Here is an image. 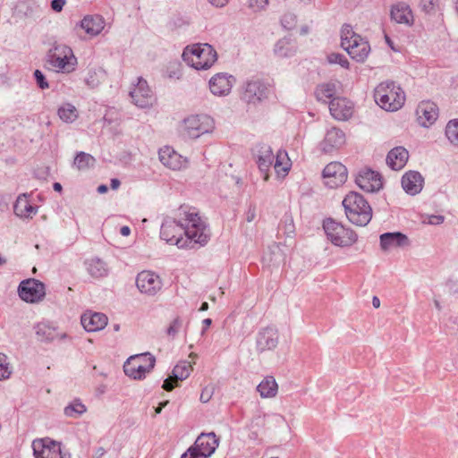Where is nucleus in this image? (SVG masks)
I'll use <instances>...</instances> for the list:
<instances>
[{
	"mask_svg": "<svg viewBox=\"0 0 458 458\" xmlns=\"http://www.w3.org/2000/svg\"><path fill=\"white\" fill-rule=\"evenodd\" d=\"M192 370V366L190 361L182 360L180 361L173 369V377L176 380L186 379Z\"/></svg>",
	"mask_w": 458,
	"mask_h": 458,
	"instance_id": "38",
	"label": "nucleus"
},
{
	"mask_svg": "<svg viewBox=\"0 0 458 458\" xmlns=\"http://www.w3.org/2000/svg\"><path fill=\"white\" fill-rule=\"evenodd\" d=\"M424 185L423 176L417 171H408L402 177V187L410 195L420 193Z\"/></svg>",
	"mask_w": 458,
	"mask_h": 458,
	"instance_id": "23",
	"label": "nucleus"
},
{
	"mask_svg": "<svg viewBox=\"0 0 458 458\" xmlns=\"http://www.w3.org/2000/svg\"><path fill=\"white\" fill-rule=\"evenodd\" d=\"M345 142V134L338 128L333 127L327 131L324 140L321 142V149L325 153H330L341 148Z\"/></svg>",
	"mask_w": 458,
	"mask_h": 458,
	"instance_id": "24",
	"label": "nucleus"
},
{
	"mask_svg": "<svg viewBox=\"0 0 458 458\" xmlns=\"http://www.w3.org/2000/svg\"><path fill=\"white\" fill-rule=\"evenodd\" d=\"M177 380L173 377V378L169 377V378H166L164 383H163V388L166 391H171L173 390L175 386H176V382Z\"/></svg>",
	"mask_w": 458,
	"mask_h": 458,
	"instance_id": "50",
	"label": "nucleus"
},
{
	"mask_svg": "<svg viewBox=\"0 0 458 458\" xmlns=\"http://www.w3.org/2000/svg\"><path fill=\"white\" fill-rule=\"evenodd\" d=\"M66 1L65 0H53L51 2V8L55 11V12H61L65 4Z\"/></svg>",
	"mask_w": 458,
	"mask_h": 458,
	"instance_id": "52",
	"label": "nucleus"
},
{
	"mask_svg": "<svg viewBox=\"0 0 458 458\" xmlns=\"http://www.w3.org/2000/svg\"><path fill=\"white\" fill-rule=\"evenodd\" d=\"M81 28L90 37L98 35L105 27V21L100 15H87L80 24Z\"/></svg>",
	"mask_w": 458,
	"mask_h": 458,
	"instance_id": "29",
	"label": "nucleus"
},
{
	"mask_svg": "<svg viewBox=\"0 0 458 458\" xmlns=\"http://www.w3.org/2000/svg\"><path fill=\"white\" fill-rule=\"evenodd\" d=\"M13 210L16 216L22 218L32 217L37 213V208L32 206L25 194L17 198Z\"/></svg>",
	"mask_w": 458,
	"mask_h": 458,
	"instance_id": "31",
	"label": "nucleus"
},
{
	"mask_svg": "<svg viewBox=\"0 0 458 458\" xmlns=\"http://www.w3.org/2000/svg\"><path fill=\"white\" fill-rule=\"evenodd\" d=\"M274 51L279 57H290L295 55L297 47L295 42L284 38L276 42Z\"/></svg>",
	"mask_w": 458,
	"mask_h": 458,
	"instance_id": "34",
	"label": "nucleus"
},
{
	"mask_svg": "<svg viewBox=\"0 0 458 458\" xmlns=\"http://www.w3.org/2000/svg\"><path fill=\"white\" fill-rule=\"evenodd\" d=\"M323 228L327 239L335 246L350 247L358 240V235L353 230L344 227L332 218L324 221Z\"/></svg>",
	"mask_w": 458,
	"mask_h": 458,
	"instance_id": "8",
	"label": "nucleus"
},
{
	"mask_svg": "<svg viewBox=\"0 0 458 458\" xmlns=\"http://www.w3.org/2000/svg\"><path fill=\"white\" fill-rule=\"evenodd\" d=\"M13 373V368L8 360V357L0 352V380L7 379Z\"/></svg>",
	"mask_w": 458,
	"mask_h": 458,
	"instance_id": "42",
	"label": "nucleus"
},
{
	"mask_svg": "<svg viewBox=\"0 0 458 458\" xmlns=\"http://www.w3.org/2000/svg\"><path fill=\"white\" fill-rule=\"evenodd\" d=\"M108 191V188L105 184H101L98 187V192L100 194L106 193Z\"/></svg>",
	"mask_w": 458,
	"mask_h": 458,
	"instance_id": "57",
	"label": "nucleus"
},
{
	"mask_svg": "<svg viewBox=\"0 0 458 458\" xmlns=\"http://www.w3.org/2000/svg\"><path fill=\"white\" fill-rule=\"evenodd\" d=\"M120 184H121V182L118 179L114 178L111 180L110 186L113 190H117L119 188Z\"/></svg>",
	"mask_w": 458,
	"mask_h": 458,
	"instance_id": "56",
	"label": "nucleus"
},
{
	"mask_svg": "<svg viewBox=\"0 0 458 458\" xmlns=\"http://www.w3.org/2000/svg\"><path fill=\"white\" fill-rule=\"evenodd\" d=\"M87 270L95 278L106 276L108 272L106 264L98 258H93L86 262Z\"/></svg>",
	"mask_w": 458,
	"mask_h": 458,
	"instance_id": "35",
	"label": "nucleus"
},
{
	"mask_svg": "<svg viewBox=\"0 0 458 458\" xmlns=\"http://www.w3.org/2000/svg\"><path fill=\"white\" fill-rule=\"evenodd\" d=\"M391 18L395 22L411 26L413 23V15L410 6L404 3H397L391 9Z\"/></svg>",
	"mask_w": 458,
	"mask_h": 458,
	"instance_id": "28",
	"label": "nucleus"
},
{
	"mask_svg": "<svg viewBox=\"0 0 458 458\" xmlns=\"http://www.w3.org/2000/svg\"><path fill=\"white\" fill-rule=\"evenodd\" d=\"M136 285L141 293L154 296L162 289L160 276L151 271H141L136 277Z\"/></svg>",
	"mask_w": 458,
	"mask_h": 458,
	"instance_id": "16",
	"label": "nucleus"
},
{
	"mask_svg": "<svg viewBox=\"0 0 458 458\" xmlns=\"http://www.w3.org/2000/svg\"><path fill=\"white\" fill-rule=\"evenodd\" d=\"M355 182L367 192L378 191L383 186L381 175L369 168H363L358 173Z\"/></svg>",
	"mask_w": 458,
	"mask_h": 458,
	"instance_id": "17",
	"label": "nucleus"
},
{
	"mask_svg": "<svg viewBox=\"0 0 458 458\" xmlns=\"http://www.w3.org/2000/svg\"><path fill=\"white\" fill-rule=\"evenodd\" d=\"M372 304L375 308H378L380 306V300L377 296H374L372 299Z\"/></svg>",
	"mask_w": 458,
	"mask_h": 458,
	"instance_id": "59",
	"label": "nucleus"
},
{
	"mask_svg": "<svg viewBox=\"0 0 458 458\" xmlns=\"http://www.w3.org/2000/svg\"><path fill=\"white\" fill-rule=\"evenodd\" d=\"M256 217V209L254 207H250L247 213H246V220L248 222H251L255 219Z\"/></svg>",
	"mask_w": 458,
	"mask_h": 458,
	"instance_id": "53",
	"label": "nucleus"
},
{
	"mask_svg": "<svg viewBox=\"0 0 458 458\" xmlns=\"http://www.w3.org/2000/svg\"><path fill=\"white\" fill-rule=\"evenodd\" d=\"M327 60L330 64H338L344 68H349V61L344 55L332 53L327 55Z\"/></svg>",
	"mask_w": 458,
	"mask_h": 458,
	"instance_id": "43",
	"label": "nucleus"
},
{
	"mask_svg": "<svg viewBox=\"0 0 458 458\" xmlns=\"http://www.w3.org/2000/svg\"><path fill=\"white\" fill-rule=\"evenodd\" d=\"M130 97L131 102L140 108L150 107L155 101L153 92L148 87L147 81L141 77L138 78L137 83L131 88Z\"/></svg>",
	"mask_w": 458,
	"mask_h": 458,
	"instance_id": "14",
	"label": "nucleus"
},
{
	"mask_svg": "<svg viewBox=\"0 0 458 458\" xmlns=\"http://www.w3.org/2000/svg\"><path fill=\"white\" fill-rule=\"evenodd\" d=\"M268 4V0H249V7L254 12L263 10Z\"/></svg>",
	"mask_w": 458,
	"mask_h": 458,
	"instance_id": "48",
	"label": "nucleus"
},
{
	"mask_svg": "<svg viewBox=\"0 0 458 458\" xmlns=\"http://www.w3.org/2000/svg\"><path fill=\"white\" fill-rule=\"evenodd\" d=\"M160 162L167 168L179 171L187 167L188 160L171 147L165 146L159 149Z\"/></svg>",
	"mask_w": 458,
	"mask_h": 458,
	"instance_id": "18",
	"label": "nucleus"
},
{
	"mask_svg": "<svg viewBox=\"0 0 458 458\" xmlns=\"http://www.w3.org/2000/svg\"><path fill=\"white\" fill-rule=\"evenodd\" d=\"M274 161V168L276 173L278 176L284 177L288 174L292 165L287 152L284 150L277 151Z\"/></svg>",
	"mask_w": 458,
	"mask_h": 458,
	"instance_id": "33",
	"label": "nucleus"
},
{
	"mask_svg": "<svg viewBox=\"0 0 458 458\" xmlns=\"http://www.w3.org/2000/svg\"><path fill=\"white\" fill-rule=\"evenodd\" d=\"M53 188L55 191H62V185L59 182H55L53 185Z\"/></svg>",
	"mask_w": 458,
	"mask_h": 458,
	"instance_id": "63",
	"label": "nucleus"
},
{
	"mask_svg": "<svg viewBox=\"0 0 458 458\" xmlns=\"http://www.w3.org/2000/svg\"><path fill=\"white\" fill-rule=\"evenodd\" d=\"M409 153L403 147H395L386 156V164L393 170H401L407 163Z\"/></svg>",
	"mask_w": 458,
	"mask_h": 458,
	"instance_id": "27",
	"label": "nucleus"
},
{
	"mask_svg": "<svg viewBox=\"0 0 458 458\" xmlns=\"http://www.w3.org/2000/svg\"><path fill=\"white\" fill-rule=\"evenodd\" d=\"M106 454V450L103 447H98L96 451V456L98 458L102 457Z\"/></svg>",
	"mask_w": 458,
	"mask_h": 458,
	"instance_id": "58",
	"label": "nucleus"
},
{
	"mask_svg": "<svg viewBox=\"0 0 458 458\" xmlns=\"http://www.w3.org/2000/svg\"><path fill=\"white\" fill-rule=\"evenodd\" d=\"M182 60L195 70H208L217 59V55L209 44L187 46L182 55Z\"/></svg>",
	"mask_w": 458,
	"mask_h": 458,
	"instance_id": "4",
	"label": "nucleus"
},
{
	"mask_svg": "<svg viewBox=\"0 0 458 458\" xmlns=\"http://www.w3.org/2000/svg\"><path fill=\"white\" fill-rule=\"evenodd\" d=\"M203 324L205 326V328H208L211 325V319L210 318H205L203 320Z\"/></svg>",
	"mask_w": 458,
	"mask_h": 458,
	"instance_id": "64",
	"label": "nucleus"
},
{
	"mask_svg": "<svg viewBox=\"0 0 458 458\" xmlns=\"http://www.w3.org/2000/svg\"><path fill=\"white\" fill-rule=\"evenodd\" d=\"M437 0H421V6H422V9L427 12V13H430L434 10L436 4H437Z\"/></svg>",
	"mask_w": 458,
	"mask_h": 458,
	"instance_id": "49",
	"label": "nucleus"
},
{
	"mask_svg": "<svg viewBox=\"0 0 458 458\" xmlns=\"http://www.w3.org/2000/svg\"><path fill=\"white\" fill-rule=\"evenodd\" d=\"M325 184L335 189L343 185L348 176L346 167L339 162H331L326 165L322 173Z\"/></svg>",
	"mask_w": 458,
	"mask_h": 458,
	"instance_id": "15",
	"label": "nucleus"
},
{
	"mask_svg": "<svg viewBox=\"0 0 458 458\" xmlns=\"http://www.w3.org/2000/svg\"><path fill=\"white\" fill-rule=\"evenodd\" d=\"M345 216L353 225L358 226L367 225L372 218V208L362 195L351 191L343 202Z\"/></svg>",
	"mask_w": 458,
	"mask_h": 458,
	"instance_id": "2",
	"label": "nucleus"
},
{
	"mask_svg": "<svg viewBox=\"0 0 458 458\" xmlns=\"http://www.w3.org/2000/svg\"><path fill=\"white\" fill-rule=\"evenodd\" d=\"M209 89L216 96H226L229 93V75L225 72L215 74L209 80Z\"/></svg>",
	"mask_w": 458,
	"mask_h": 458,
	"instance_id": "30",
	"label": "nucleus"
},
{
	"mask_svg": "<svg viewBox=\"0 0 458 458\" xmlns=\"http://www.w3.org/2000/svg\"><path fill=\"white\" fill-rule=\"evenodd\" d=\"M218 446V438L215 433L200 434L193 446L190 447L181 458H208Z\"/></svg>",
	"mask_w": 458,
	"mask_h": 458,
	"instance_id": "11",
	"label": "nucleus"
},
{
	"mask_svg": "<svg viewBox=\"0 0 458 458\" xmlns=\"http://www.w3.org/2000/svg\"><path fill=\"white\" fill-rule=\"evenodd\" d=\"M209 236V228L197 208L186 205L176 210L174 218H166L160 229L161 239L179 249L204 246Z\"/></svg>",
	"mask_w": 458,
	"mask_h": 458,
	"instance_id": "1",
	"label": "nucleus"
},
{
	"mask_svg": "<svg viewBox=\"0 0 458 458\" xmlns=\"http://www.w3.org/2000/svg\"><path fill=\"white\" fill-rule=\"evenodd\" d=\"M278 344V331L274 327H267L259 330L256 344L259 352L273 350Z\"/></svg>",
	"mask_w": 458,
	"mask_h": 458,
	"instance_id": "21",
	"label": "nucleus"
},
{
	"mask_svg": "<svg viewBox=\"0 0 458 458\" xmlns=\"http://www.w3.org/2000/svg\"><path fill=\"white\" fill-rule=\"evenodd\" d=\"M32 449L35 458H71L70 454L62 452L61 443L49 437L35 439Z\"/></svg>",
	"mask_w": 458,
	"mask_h": 458,
	"instance_id": "12",
	"label": "nucleus"
},
{
	"mask_svg": "<svg viewBox=\"0 0 458 458\" xmlns=\"http://www.w3.org/2000/svg\"><path fill=\"white\" fill-rule=\"evenodd\" d=\"M120 233L123 235V236H129L130 233H131V229L129 226L127 225H123L121 227L120 229Z\"/></svg>",
	"mask_w": 458,
	"mask_h": 458,
	"instance_id": "55",
	"label": "nucleus"
},
{
	"mask_svg": "<svg viewBox=\"0 0 458 458\" xmlns=\"http://www.w3.org/2000/svg\"><path fill=\"white\" fill-rule=\"evenodd\" d=\"M228 0H208V2L216 7H223L226 4Z\"/></svg>",
	"mask_w": 458,
	"mask_h": 458,
	"instance_id": "54",
	"label": "nucleus"
},
{
	"mask_svg": "<svg viewBox=\"0 0 458 458\" xmlns=\"http://www.w3.org/2000/svg\"><path fill=\"white\" fill-rule=\"evenodd\" d=\"M257 391L262 398H273L277 394L278 385L274 377L267 376L258 385Z\"/></svg>",
	"mask_w": 458,
	"mask_h": 458,
	"instance_id": "32",
	"label": "nucleus"
},
{
	"mask_svg": "<svg viewBox=\"0 0 458 458\" xmlns=\"http://www.w3.org/2000/svg\"><path fill=\"white\" fill-rule=\"evenodd\" d=\"M272 94L270 84L256 79L246 82L241 98L247 105L256 106L267 100Z\"/></svg>",
	"mask_w": 458,
	"mask_h": 458,
	"instance_id": "10",
	"label": "nucleus"
},
{
	"mask_svg": "<svg viewBox=\"0 0 458 458\" xmlns=\"http://www.w3.org/2000/svg\"><path fill=\"white\" fill-rule=\"evenodd\" d=\"M74 165L79 170H85L94 165L95 158L85 152H80L74 158Z\"/></svg>",
	"mask_w": 458,
	"mask_h": 458,
	"instance_id": "40",
	"label": "nucleus"
},
{
	"mask_svg": "<svg viewBox=\"0 0 458 458\" xmlns=\"http://www.w3.org/2000/svg\"><path fill=\"white\" fill-rule=\"evenodd\" d=\"M329 111L335 119L345 121L352 115L353 105L345 98H334L329 103Z\"/></svg>",
	"mask_w": 458,
	"mask_h": 458,
	"instance_id": "22",
	"label": "nucleus"
},
{
	"mask_svg": "<svg viewBox=\"0 0 458 458\" xmlns=\"http://www.w3.org/2000/svg\"><path fill=\"white\" fill-rule=\"evenodd\" d=\"M208 309V302L204 301L202 302L201 306L199 307V311H205Z\"/></svg>",
	"mask_w": 458,
	"mask_h": 458,
	"instance_id": "62",
	"label": "nucleus"
},
{
	"mask_svg": "<svg viewBox=\"0 0 458 458\" xmlns=\"http://www.w3.org/2000/svg\"><path fill=\"white\" fill-rule=\"evenodd\" d=\"M254 157L259 169L264 174V180L267 181L269 178L268 170L275 159L271 147L265 143L258 144L254 148Z\"/></svg>",
	"mask_w": 458,
	"mask_h": 458,
	"instance_id": "19",
	"label": "nucleus"
},
{
	"mask_svg": "<svg viewBox=\"0 0 458 458\" xmlns=\"http://www.w3.org/2000/svg\"><path fill=\"white\" fill-rule=\"evenodd\" d=\"M86 411V406L80 400L76 399L64 408V412L67 417L79 418Z\"/></svg>",
	"mask_w": 458,
	"mask_h": 458,
	"instance_id": "39",
	"label": "nucleus"
},
{
	"mask_svg": "<svg viewBox=\"0 0 458 458\" xmlns=\"http://www.w3.org/2000/svg\"><path fill=\"white\" fill-rule=\"evenodd\" d=\"M182 327V320L177 317L170 324L167 328V335L174 337Z\"/></svg>",
	"mask_w": 458,
	"mask_h": 458,
	"instance_id": "45",
	"label": "nucleus"
},
{
	"mask_svg": "<svg viewBox=\"0 0 458 458\" xmlns=\"http://www.w3.org/2000/svg\"><path fill=\"white\" fill-rule=\"evenodd\" d=\"M107 317L99 312L88 311L81 318V323L88 332H96L103 329L107 325Z\"/></svg>",
	"mask_w": 458,
	"mask_h": 458,
	"instance_id": "25",
	"label": "nucleus"
},
{
	"mask_svg": "<svg viewBox=\"0 0 458 458\" xmlns=\"http://www.w3.org/2000/svg\"><path fill=\"white\" fill-rule=\"evenodd\" d=\"M57 114L63 122L71 123L78 118L79 112L71 103H64L58 108Z\"/></svg>",
	"mask_w": 458,
	"mask_h": 458,
	"instance_id": "37",
	"label": "nucleus"
},
{
	"mask_svg": "<svg viewBox=\"0 0 458 458\" xmlns=\"http://www.w3.org/2000/svg\"><path fill=\"white\" fill-rule=\"evenodd\" d=\"M417 120L421 126L432 125L438 117V108L434 102L422 101L416 109Z\"/></svg>",
	"mask_w": 458,
	"mask_h": 458,
	"instance_id": "20",
	"label": "nucleus"
},
{
	"mask_svg": "<svg viewBox=\"0 0 458 458\" xmlns=\"http://www.w3.org/2000/svg\"><path fill=\"white\" fill-rule=\"evenodd\" d=\"M45 65L49 71L70 73L76 69L77 58L67 45L55 44L47 53Z\"/></svg>",
	"mask_w": 458,
	"mask_h": 458,
	"instance_id": "3",
	"label": "nucleus"
},
{
	"mask_svg": "<svg viewBox=\"0 0 458 458\" xmlns=\"http://www.w3.org/2000/svg\"><path fill=\"white\" fill-rule=\"evenodd\" d=\"M281 23L286 30H292L295 27L296 16L291 13H285L281 19Z\"/></svg>",
	"mask_w": 458,
	"mask_h": 458,
	"instance_id": "46",
	"label": "nucleus"
},
{
	"mask_svg": "<svg viewBox=\"0 0 458 458\" xmlns=\"http://www.w3.org/2000/svg\"><path fill=\"white\" fill-rule=\"evenodd\" d=\"M409 245V238L402 233H385L380 235V247L385 251L397 247H407Z\"/></svg>",
	"mask_w": 458,
	"mask_h": 458,
	"instance_id": "26",
	"label": "nucleus"
},
{
	"mask_svg": "<svg viewBox=\"0 0 458 458\" xmlns=\"http://www.w3.org/2000/svg\"><path fill=\"white\" fill-rule=\"evenodd\" d=\"M34 77H35V80H36V82H37L38 86L41 89H48L49 88L48 82L47 81L46 77L42 73L41 71L36 70L34 72Z\"/></svg>",
	"mask_w": 458,
	"mask_h": 458,
	"instance_id": "47",
	"label": "nucleus"
},
{
	"mask_svg": "<svg viewBox=\"0 0 458 458\" xmlns=\"http://www.w3.org/2000/svg\"><path fill=\"white\" fill-rule=\"evenodd\" d=\"M215 127L213 118L207 114H191L180 124V132L184 138L197 139L211 132Z\"/></svg>",
	"mask_w": 458,
	"mask_h": 458,
	"instance_id": "7",
	"label": "nucleus"
},
{
	"mask_svg": "<svg viewBox=\"0 0 458 458\" xmlns=\"http://www.w3.org/2000/svg\"><path fill=\"white\" fill-rule=\"evenodd\" d=\"M341 46L353 60L359 63H363L370 52L369 42L355 33L348 24L344 25L341 30Z\"/></svg>",
	"mask_w": 458,
	"mask_h": 458,
	"instance_id": "5",
	"label": "nucleus"
},
{
	"mask_svg": "<svg viewBox=\"0 0 458 458\" xmlns=\"http://www.w3.org/2000/svg\"><path fill=\"white\" fill-rule=\"evenodd\" d=\"M208 400H209V396L208 394H206V393L202 392L200 394V401L202 403H207V402H208Z\"/></svg>",
	"mask_w": 458,
	"mask_h": 458,
	"instance_id": "61",
	"label": "nucleus"
},
{
	"mask_svg": "<svg viewBox=\"0 0 458 458\" xmlns=\"http://www.w3.org/2000/svg\"><path fill=\"white\" fill-rule=\"evenodd\" d=\"M18 293L21 299L26 302H39L46 295V287L39 280L26 279L20 283Z\"/></svg>",
	"mask_w": 458,
	"mask_h": 458,
	"instance_id": "13",
	"label": "nucleus"
},
{
	"mask_svg": "<svg viewBox=\"0 0 458 458\" xmlns=\"http://www.w3.org/2000/svg\"><path fill=\"white\" fill-rule=\"evenodd\" d=\"M445 135L452 144L458 146V119L447 123Z\"/></svg>",
	"mask_w": 458,
	"mask_h": 458,
	"instance_id": "41",
	"label": "nucleus"
},
{
	"mask_svg": "<svg viewBox=\"0 0 458 458\" xmlns=\"http://www.w3.org/2000/svg\"><path fill=\"white\" fill-rule=\"evenodd\" d=\"M336 93V83L333 81L320 84L317 87L315 95L318 101L326 102Z\"/></svg>",
	"mask_w": 458,
	"mask_h": 458,
	"instance_id": "36",
	"label": "nucleus"
},
{
	"mask_svg": "<svg viewBox=\"0 0 458 458\" xmlns=\"http://www.w3.org/2000/svg\"><path fill=\"white\" fill-rule=\"evenodd\" d=\"M445 217L441 215H433L428 216V224L429 225H440L444 222Z\"/></svg>",
	"mask_w": 458,
	"mask_h": 458,
	"instance_id": "51",
	"label": "nucleus"
},
{
	"mask_svg": "<svg viewBox=\"0 0 458 458\" xmlns=\"http://www.w3.org/2000/svg\"><path fill=\"white\" fill-rule=\"evenodd\" d=\"M156 358L149 352L131 356L123 365L125 375L133 379H142L146 374L153 369Z\"/></svg>",
	"mask_w": 458,
	"mask_h": 458,
	"instance_id": "9",
	"label": "nucleus"
},
{
	"mask_svg": "<svg viewBox=\"0 0 458 458\" xmlns=\"http://www.w3.org/2000/svg\"><path fill=\"white\" fill-rule=\"evenodd\" d=\"M85 83L91 89H95L100 84V80L96 71H89L85 78Z\"/></svg>",
	"mask_w": 458,
	"mask_h": 458,
	"instance_id": "44",
	"label": "nucleus"
},
{
	"mask_svg": "<svg viewBox=\"0 0 458 458\" xmlns=\"http://www.w3.org/2000/svg\"><path fill=\"white\" fill-rule=\"evenodd\" d=\"M168 403L167 401L161 403L158 407L156 408V413H160L162 409Z\"/></svg>",
	"mask_w": 458,
	"mask_h": 458,
	"instance_id": "60",
	"label": "nucleus"
},
{
	"mask_svg": "<svg viewBox=\"0 0 458 458\" xmlns=\"http://www.w3.org/2000/svg\"><path fill=\"white\" fill-rule=\"evenodd\" d=\"M376 103L386 111L400 109L405 101L403 90L393 81L382 82L375 89Z\"/></svg>",
	"mask_w": 458,
	"mask_h": 458,
	"instance_id": "6",
	"label": "nucleus"
}]
</instances>
